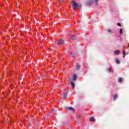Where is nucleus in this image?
Wrapping results in <instances>:
<instances>
[{
	"instance_id": "nucleus-1",
	"label": "nucleus",
	"mask_w": 129,
	"mask_h": 129,
	"mask_svg": "<svg viewBox=\"0 0 129 129\" xmlns=\"http://www.w3.org/2000/svg\"><path fill=\"white\" fill-rule=\"evenodd\" d=\"M72 5L75 9H79L81 8V5H79L78 3H76L75 1H72Z\"/></svg>"
},
{
	"instance_id": "nucleus-2",
	"label": "nucleus",
	"mask_w": 129,
	"mask_h": 129,
	"mask_svg": "<svg viewBox=\"0 0 129 129\" xmlns=\"http://www.w3.org/2000/svg\"><path fill=\"white\" fill-rule=\"evenodd\" d=\"M62 44H64V40L62 39H60L58 42H57V45H62Z\"/></svg>"
},
{
	"instance_id": "nucleus-3",
	"label": "nucleus",
	"mask_w": 129,
	"mask_h": 129,
	"mask_svg": "<svg viewBox=\"0 0 129 129\" xmlns=\"http://www.w3.org/2000/svg\"><path fill=\"white\" fill-rule=\"evenodd\" d=\"M76 79H77V76L76 74H75L73 76V80L75 81L76 80Z\"/></svg>"
},
{
	"instance_id": "nucleus-4",
	"label": "nucleus",
	"mask_w": 129,
	"mask_h": 129,
	"mask_svg": "<svg viewBox=\"0 0 129 129\" xmlns=\"http://www.w3.org/2000/svg\"><path fill=\"white\" fill-rule=\"evenodd\" d=\"M114 54H115V55H118V54H119V50H115L114 51Z\"/></svg>"
},
{
	"instance_id": "nucleus-5",
	"label": "nucleus",
	"mask_w": 129,
	"mask_h": 129,
	"mask_svg": "<svg viewBox=\"0 0 129 129\" xmlns=\"http://www.w3.org/2000/svg\"><path fill=\"white\" fill-rule=\"evenodd\" d=\"M71 86H72V87L73 88H75V84H74V83L73 82H71Z\"/></svg>"
},
{
	"instance_id": "nucleus-6",
	"label": "nucleus",
	"mask_w": 129,
	"mask_h": 129,
	"mask_svg": "<svg viewBox=\"0 0 129 129\" xmlns=\"http://www.w3.org/2000/svg\"><path fill=\"white\" fill-rule=\"evenodd\" d=\"M68 109H69V110H71L72 111L74 112V108L72 107H69L68 108Z\"/></svg>"
},
{
	"instance_id": "nucleus-7",
	"label": "nucleus",
	"mask_w": 129,
	"mask_h": 129,
	"mask_svg": "<svg viewBox=\"0 0 129 129\" xmlns=\"http://www.w3.org/2000/svg\"><path fill=\"white\" fill-rule=\"evenodd\" d=\"M116 98H117V95L115 94L114 96L113 100H116Z\"/></svg>"
},
{
	"instance_id": "nucleus-8",
	"label": "nucleus",
	"mask_w": 129,
	"mask_h": 129,
	"mask_svg": "<svg viewBox=\"0 0 129 129\" xmlns=\"http://www.w3.org/2000/svg\"><path fill=\"white\" fill-rule=\"evenodd\" d=\"M115 62H116V63H117V64H119V63H120L119 59H118L117 58L116 59Z\"/></svg>"
},
{
	"instance_id": "nucleus-9",
	"label": "nucleus",
	"mask_w": 129,
	"mask_h": 129,
	"mask_svg": "<svg viewBox=\"0 0 129 129\" xmlns=\"http://www.w3.org/2000/svg\"><path fill=\"white\" fill-rule=\"evenodd\" d=\"M108 71V72H112V69L111 68H109Z\"/></svg>"
},
{
	"instance_id": "nucleus-10",
	"label": "nucleus",
	"mask_w": 129,
	"mask_h": 129,
	"mask_svg": "<svg viewBox=\"0 0 129 129\" xmlns=\"http://www.w3.org/2000/svg\"><path fill=\"white\" fill-rule=\"evenodd\" d=\"M63 98L64 99H66V98H67V94L65 93L64 96H63Z\"/></svg>"
},
{
	"instance_id": "nucleus-11",
	"label": "nucleus",
	"mask_w": 129,
	"mask_h": 129,
	"mask_svg": "<svg viewBox=\"0 0 129 129\" xmlns=\"http://www.w3.org/2000/svg\"><path fill=\"white\" fill-rule=\"evenodd\" d=\"M90 121H94V117H91L90 119Z\"/></svg>"
},
{
	"instance_id": "nucleus-12",
	"label": "nucleus",
	"mask_w": 129,
	"mask_h": 129,
	"mask_svg": "<svg viewBox=\"0 0 129 129\" xmlns=\"http://www.w3.org/2000/svg\"><path fill=\"white\" fill-rule=\"evenodd\" d=\"M119 82H122V78H120L118 80Z\"/></svg>"
},
{
	"instance_id": "nucleus-13",
	"label": "nucleus",
	"mask_w": 129,
	"mask_h": 129,
	"mask_svg": "<svg viewBox=\"0 0 129 129\" xmlns=\"http://www.w3.org/2000/svg\"><path fill=\"white\" fill-rule=\"evenodd\" d=\"M120 34H122V29H120Z\"/></svg>"
},
{
	"instance_id": "nucleus-14",
	"label": "nucleus",
	"mask_w": 129,
	"mask_h": 129,
	"mask_svg": "<svg viewBox=\"0 0 129 129\" xmlns=\"http://www.w3.org/2000/svg\"><path fill=\"white\" fill-rule=\"evenodd\" d=\"M117 26H119V27H121V24H120V23H118L117 24Z\"/></svg>"
},
{
	"instance_id": "nucleus-15",
	"label": "nucleus",
	"mask_w": 129,
	"mask_h": 129,
	"mask_svg": "<svg viewBox=\"0 0 129 129\" xmlns=\"http://www.w3.org/2000/svg\"><path fill=\"white\" fill-rule=\"evenodd\" d=\"M80 68V66L77 65V69H79Z\"/></svg>"
},
{
	"instance_id": "nucleus-16",
	"label": "nucleus",
	"mask_w": 129,
	"mask_h": 129,
	"mask_svg": "<svg viewBox=\"0 0 129 129\" xmlns=\"http://www.w3.org/2000/svg\"><path fill=\"white\" fill-rule=\"evenodd\" d=\"M108 32H109V33H112V31L111 30H108Z\"/></svg>"
},
{
	"instance_id": "nucleus-17",
	"label": "nucleus",
	"mask_w": 129,
	"mask_h": 129,
	"mask_svg": "<svg viewBox=\"0 0 129 129\" xmlns=\"http://www.w3.org/2000/svg\"><path fill=\"white\" fill-rule=\"evenodd\" d=\"M125 51H123V55H125Z\"/></svg>"
},
{
	"instance_id": "nucleus-18",
	"label": "nucleus",
	"mask_w": 129,
	"mask_h": 129,
	"mask_svg": "<svg viewBox=\"0 0 129 129\" xmlns=\"http://www.w3.org/2000/svg\"><path fill=\"white\" fill-rule=\"evenodd\" d=\"M60 2H61V3H63L64 2V0H59Z\"/></svg>"
},
{
	"instance_id": "nucleus-19",
	"label": "nucleus",
	"mask_w": 129,
	"mask_h": 129,
	"mask_svg": "<svg viewBox=\"0 0 129 129\" xmlns=\"http://www.w3.org/2000/svg\"><path fill=\"white\" fill-rule=\"evenodd\" d=\"M123 58H124V57H125V55H123Z\"/></svg>"
},
{
	"instance_id": "nucleus-20",
	"label": "nucleus",
	"mask_w": 129,
	"mask_h": 129,
	"mask_svg": "<svg viewBox=\"0 0 129 129\" xmlns=\"http://www.w3.org/2000/svg\"><path fill=\"white\" fill-rule=\"evenodd\" d=\"M97 1H98V0H96V3H97Z\"/></svg>"
}]
</instances>
